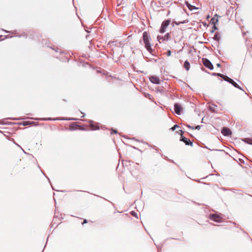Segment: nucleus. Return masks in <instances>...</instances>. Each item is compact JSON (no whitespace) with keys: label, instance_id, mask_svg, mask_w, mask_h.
<instances>
[{"label":"nucleus","instance_id":"0eeeda50","mask_svg":"<svg viewBox=\"0 0 252 252\" xmlns=\"http://www.w3.org/2000/svg\"><path fill=\"white\" fill-rule=\"evenodd\" d=\"M180 140L183 141L187 145H192V143L189 139L185 137L184 136H181Z\"/></svg>","mask_w":252,"mask_h":252},{"label":"nucleus","instance_id":"6e6552de","mask_svg":"<svg viewBox=\"0 0 252 252\" xmlns=\"http://www.w3.org/2000/svg\"><path fill=\"white\" fill-rule=\"evenodd\" d=\"M150 80L154 84H159L160 83V79L157 76H152L150 77Z\"/></svg>","mask_w":252,"mask_h":252},{"label":"nucleus","instance_id":"6ab92c4d","mask_svg":"<svg viewBox=\"0 0 252 252\" xmlns=\"http://www.w3.org/2000/svg\"><path fill=\"white\" fill-rule=\"evenodd\" d=\"M179 127V126H178V125H174L172 127H171V128H170V129L173 131V130H175L176 129V128L177 127Z\"/></svg>","mask_w":252,"mask_h":252},{"label":"nucleus","instance_id":"412c9836","mask_svg":"<svg viewBox=\"0 0 252 252\" xmlns=\"http://www.w3.org/2000/svg\"><path fill=\"white\" fill-rule=\"evenodd\" d=\"M171 52L170 50H168L167 52V56H170L171 55Z\"/></svg>","mask_w":252,"mask_h":252},{"label":"nucleus","instance_id":"20e7f679","mask_svg":"<svg viewBox=\"0 0 252 252\" xmlns=\"http://www.w3.org/2000/svg\"><path fill=\"white\" fill-rule=\"evenodd\" d=\"M221 133L224 136H230L231 135L232 132L229 128L224 127L221 130Z\"/></svg>","mask_w":252,"mask_h":252},{"label":"nucleus","instance_id":"a211bd4d","mask_svg":"<svg viewBox=\"0 0 252 252\" xmlns=\"http://www.w3.org/2000/svg\"><path fill=\"white\" fill-rule=\"evenodd\" d=\"M224 80L228 82H230V81H231V79L229 78L228 76H226L225 77H224Z\"/></svg>","mask_w":252,"mask_h":252},{"label":"nucleus","instance_id":"7ed1b4c3","mask_svg":"<svg viewBox=\"0 0 252 252\" xmlns=\"http://www.w3.org/2000/svg\"><path fill=\"white\" fill-rule=\"evenodd\" d=\"M202 63L203 65L208 68L209 69L212 70L214 68V66L211 62L206 58H203L202 59Z\"/></svg>","mask_w":252,"mask_h":252},{"label":"nucleus","instance_id":"5701e85b","mask_svg":"<svg viewBox=\"0 0 252 252\" xmlns=\"http://www.w3.org/2000/svg\"><path fill=\"white\" fill-rule=\"evenodd\" d=\"M87 222H88V221H87V220L85 219L84 220L83 222H82V224H84V223H86Z\"/></svg>","mask_w":252,"mask_h":252},{"label":"nucleus","instance_id":"393cba45","mask_svg":"<svg viewBox=\"0 0 252 252\" xmlns=\"http://www.w3.org/2000/svg\"><path fill=\"white\" fill-rule=\"evenodd\" d=\"M195 129H200V126H196V127H195Z\"/></svg>","mask_w":252,"mask_h":252},{"label":"nucleus","instance_id":"1a4fd4ad","mask_svg":"<svg viewBox=\"0 0 252 252\" xmlns=\"http://www.w3.org/2000/svg\"><path fill=\"white\" fill-rule=\"evenodd\" d=\"M170 38V35H169V33H167L164 37H160L159 36H158V40L160 42V40H162V41L163 40H167L169 38Z\"/></svg>","mask_w":252,"mask_h":252},{"label":"nucleus","instance_id":"9d476101","mask_svg":"<svg viewBox=\"0 0 252 252\" xmlns=\"http://www.w3.org/2000/svg\"><path fill=\"white\" fill-rule=\"evenodd\" d=\"M86 192L84 191H77V192L76 194V197L78 198H83Z\"/></svg>","mask_w":252,"mask_h":252},{"label":"nucleus","instance_id":"423d86ee","mask_svg":"<svg viewBox=\"0 0 252 252\" xmlns=\"http://www.w3.org/2000/svg\"><path fill=\"white\" fill-rule=\"evenodd\" d=\"M210 218L216 222H220L221 221V218L220 216L217 214L211 215Z\"/></svg>","mask_w":252,"mask_h":252},{"label":"nucleus","instance_id":"39448f33","mask_svg":"<svg viewBox=\"0 0 252 252\" xmlns=\"http://www.w3.org/2000/svg\"><path fill=\"white\" fill-rule=\"evenodd\" d=\"M174 110H175V112L177 114L180 115L181 113V112L182 110V107L180 104H179L178 103H175L174 104Z\"/></svg>","mask_w":252,"mask_h":252},{"label":"nucleus","instance_id":"bb28decb","mask_svg":"<svg viewBox=\"0 0 252 252\" xmlns=\"http://www.w3.org/2000/svg\"><path fill=\"white\" fill-rule=\"evenodd\" d=\"M213 29H214V30H216V29H217V28H216V27L215 25H214V27H213Z\"/></svg>","mask_w":252,"mask_h":252},{"label":"nucleus","instance_id":"b1692460","mask_svg":"<svg viewBox=\"0 0 252 252\" xmlns=\"http://www.w3.org/2000/svg\"><path fill=\"white\" fill-rule=\"evenodd\" d=\"M230 83H231L232 85L233 83H234V81L231 79V81H230Z\"/></svg>","mask_w":252,"mask_h":252},{"label":"nucleus","instance_id":"ddd939ff","mask_svg":"<svg viewBox=\"0 0 252 252\" xmlns=\"http://www.w3.org/2000/svg\"><path fill=\"white\" fill-rule=\"evenodd\" d=\"M90 127L92 130H97L99 129V126L94 125L93 123H91L90 125Z\"/></svg>","mask_w":252,"mask_h":252},{"label":"nucleus","instance_id":"dca6fc26","mask_svg":"<svg viewBox=\"0 0 252 252\" xmlns=\"http://www.w3.org/2000/svg\"><path fill=\"white\" fill-rule=\"evenodd\" d=\"M130 214H131L132 216H133V217H135V218H138L137 214L136 212H135L134 211H131V212H130Z\"/></svg>","mask_w":252,"mask_h":252},{"label":"nucleus","instance_id":"4be33fe9","mask_svg":"<svg viewBox=\"0 0 252 252\" xmlns=\"http://www.w3.org/2000/svg\"><path fill=\"white\" fill-rule=\"evenodd\" d=\"M118 131L116 130H113V131L111 132V133H117Z\"/></svg>","mask_w":252,"mask_h":252},{"label":"nucleus","instance_id":"f257e3e1","mask_svg":"<svg viewBox=\"0 0 252 252\" xmlns=\"http://www.w3.org/2000/svg\"><path fill=\"white\" fill-rule=\"evenodd\" d=\"M150 37L148 35V33L146 32H144L143 33V40L145 44V46L146 49L150 53L152 51L151 48V45L150 42Z\"/></svg>","mask_w":252,"mask_h":252},{"label":"nucleus","instance_id":"cd10ccee","mask_svg":"<svg viewBox=\"0 0 252 252\" xmlns=\"http://www.w3.org/2000/svg\"><path fill=\"white\" fill-rule=\"evenodd\" d=\"M48 127H49L50 129H51V130L52 129V127L51 126H48Z\"/></svg>","mask_w":252,"mask_h":252},{"label":"nucleus","instance_id":"f03ea898","mask_svg":"<svg viewBox=\"0 0 252 252\" xmlns=\"http://www.w3.org/2000/svg\"><path fill=\"white\" fill-rule=\"evenodd\" d=\"M171 21L170 20H164L161 24L159 30L160 33H164L166 31V28L169 25Z\"/></svg>","mask_w":252,"mask_h":252},{"label":"nucleus","instance_id":"2eb2a0df","mask_svg":"<svg viewBox=\"0 0 252 252\" xmlns=\"http://www.w3.org/2000/svg\"><path fill=\"white\" fill-rule=\"evenodd\" d=\"M232 85L240 90H242L241 87L238 84H237L235 82H234V83H233Z\"/></svg>","mask_w":252,"mask_h":252},{"label":"nucleus","instance_id":"4468645a","mask_svg":"<svg viewBox=\"0 0 252 252\" xmlns=\"http://www.w3.org/2000/svg\"><path fill=\"white\" fill-rule=\"evenodd\" d=\"M211 22L212 24H213L214 25H216V23H217L218 22V19H215V17H213V18H212V19L211 20Z\"/></svg>","mask_w":252,"mask_h":252},{"label":"nucleus","instance_id":"f3484780","mask_svg":"<svg viewBox=\"0 0 252 252\" xmlns=\"http://www.w3.org/2000/svg\"><path fill=\"white\" fill-rule=\"evenodd\" d=\"M176 132L180 134L181 136H183L184 131L182 130H179L178 131H177Z\"/></svg>","mask_w":252,"mask_h":252},{"label":"nucleus","instance_id":"f8f14e48","mask_svg":"<svg viewBox=\"0 0 252 252\" xmlns=\"http://www.w3.org/2000/svg\"><path fill=\"white\" fill-rule=\"evenodd\" d=\"M184 66L187 70H189L190 68V64L187 61H185L184 64Z\"/></svg>","mask_w":252,"mask_h":252},{"label":"nucleus","instance_id":"9b49d317","mask_svg":"<svg viewBox=\"0 0 252 252\" xmlns=\"http://www.w3.org/2000/svg\"><path fill=\"white\" fill-rule=\"evenodd\" d=\"M186 3V4L187 5V6L188 7V8L190 10V11H192L194 9H196L197 8L195 7V6H193V5H191L189 2L188 1H186L185 2Z\"/></svg>","mask_w":252,"mask_h":252},{"label":"nucleus","instance_id":"aec40b11","mask_svg":"<svg viewBox=\"0 0 252 252\" xmlns=\"http://www.w3.org/2000/svg\"><path fill=\"white\" fill-rule=\"evenodd\" d=\"M218 76L220 77L221 78H223V79H224V77L226 76V75H224L222 74H220V73H218Z\"/></svg>","mask_w":252,"mask_h":252},{"label":"nucleus","instance_id":"a878e982","mask_svg":"<svg viewBox=\"0 0 252 252\" xmlns=\"http://www.w3.org/2000/svg\"><path fill=\"white\" fill-rule=\"evenodd\" d=\"M217 66L218 67H220V63H217Z\"/></svg>","mask_w":252,"mask_h":252}]
</instances>
